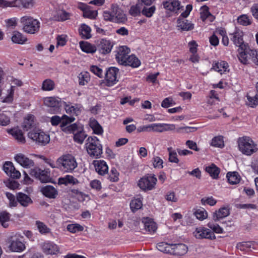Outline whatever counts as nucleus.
Masks as SVG:
<instances>
[{
    "mask_svg": "<svg viewBox=\"0 0 258 258\" xmlns=\"http://www.w3.org/2000/svg\"><path fill=\"white\" fill-rule=\"evenodd\" d=\"M103 17L105 21L114 23H121L126 20L123 11L116 4H112L109 10L104 11Z\"/></svg>",
    "mask_w": 258,
    "mask_h": 258,
    "instance_id": "1",
    "label": "nucleus"
},
{
    "mask_svg": "<svg viewBox=\"0 0 258 258\" xmlns=\"http://www.w3.org/2000/svg\"><path fill=\"white\" fill-rule=\"evenodd\" d=\"M58 169L64 173H73L78 167V162L75 156L66 154L57 159Z\"/></svg>",
    "mask_w": 258,
    "mask_h": 258,
    "instance_id": "2",
    "label": "nucleus"
},
{
    "mask_svg": "<svg viewBox=\"0 0 258 258\" xmlns=\"http://www.w3.org/2000/svg\"><path fill=\"white\" fill-rule=\"evenodd\" d=\"M20 22L23 31L29 34H37L40 28V22L30 16H24L20 18Z\"/></svg>",
    "mask_w": 258,
    "mask_h": 258,
    "instance_id": "3",
    "label": "nucleus"
},
{
    "mask_svg": "<svg viewBox=\"0 0 258 258\" xmlns=\"http://www.w3.org/2000/svg\"><path fill=\"white\" fill-rule=\"evenodd\" d=\"M88 154L91 157L100 158L103 153L102 146L99 140L95 136L89 137L85 144Z\"/></svg>",
    "mask_w": 258,
    "mask_h": 258,
    "instance_id": "4",
    "label": "nucleus"
},
{
    "mask_svg": "<svg viewBox=\"0 0 258 258\" xmlns=\"http://www.w3.org/2000/svg\"><path fill=\"white\" fill-rule=\"evenodd\" d=\"M239 150L247 156H250L257 150L256 145L249 137L239 138L237 141Z\"/></svg>",
    "mask_w": 258,
    "mask_h": 258,
    "instance_id": "5",
    "label": "nucleus"
},
{
    "mask_svg": "<svg viewBox=\"0 0 258 258\" xmlns=\"http://www.w3.org/2000/svg\"><path fill=\"white\" fill-rule=\"evenodd\" d=\"M23 236L19 233H12L8 237V243L10 250L20 252L25 249V244L22 242Z\"/></svg>",
    "mask_w": 258,
    "mask_h": 258,
    "instance_id": "6",
    "label": "nucleus"
},
{
    "mask_svg": "<svg viewBox=\"0 0 258 258\" xmlns=\"http://www.w3.org/2000/svg\"><path fill=\"white\" fill-rule=\"evenodd\" d=\"M28 137L36 143L42 146L46 145L50 141L49 136L39 128L31 130L28 133Z\"/></svg>",
    "mask_w": 258,
    "mask_h": 258,
    "instance_id": "7",
    "label": "nucleus"
},
{
    "mask_svg": "<svg viewBox=\"0 0 258 258\" xmlns=\"http://www.w3.org/2000/svg\"><path fill=\"white\" fill-rule=\"evenodd\" d=\"M157 181L154 175L147 174L139 180L138 185L143 191L151 190L155 188Z\"/></svg>",
    "mask_w": 258,
    "mask_h": 258,
    "instance_id": "8",
    "label": "nucleus"
},
{
    "mask_svg": "<svg viewBox=\"0 0 258 258\" xmlns=\"http://www.w3.org/2000/svg\"><path fill=\"white\" fill-rule=\"evenodd\" d=\"M238 52L239 60L245 64L250 63L251 62H253V55L256 54V50L250 49L247 45L238 48Z\"/></svg>",
    "mask_w": 258,
    "mask_h": 258,
    "instance_id": "9",
    "label": "nucleus"
},
{
    "mask_svg": "<svg viewBox=\"0 0 258 258\" xmlns=\"http://www.w3.org/2000/svg\"><path fill=\"white\" fill-rule=\"evenodd\" d=\"M60 127L62 131L66 133L71 134L74 133L78 129L77 125L76 123L70 124L75 120L74 116H68L67 115H63L61 117Z\"/></svg>",
    "mask_w": 258,
    "mask_h": 258,
    "instance_id": "10",
    "label": "nucleus"
},
{
    "mask_svg": "<svg viewBox=\"0 0 258 258\" xmlns=\"http://www.w3.org/2000/svg\"><path fill=\"white\" fill-rule=\"evenodd\" d=\"M119 74V69L116 67H110L107 70L105 74L106 85L111 87L116 84L118 81L117 79Z\"/></svg>",
    "mask_w": 258,
    "mask_h": 258,
    "instance_id": "11",
    "label": "nucleus"
},
{
    "mask_svg": "<svg viewBox=\"0 0 258 258\" xmlns=\"http://www.w3.org/2000/svg\"><path fill=\"white\" fill-rule=\"evenodd\" d=\"M30 174L39 180L41 182L46 183L49 181L50 179L49 169L42 170L35 167L31 169Z\"/></svg>",
    "mask_w": 258,
    "mask_h": 258,
    "instance_id": "12",
    "label": "nucleus"
},
{
    "mask_svg": "<svg viewBox=\"0 0 258 258\" xmlns=\"http://www.w3.org/2000/svg\"><path fill=\"white\" fill-rule=\"evenodd\" d=\"M9 81L11 82V88L8 90V94L4 98L3 102L6 103H10L13 100L14 93L15 87H20L23 85V82L21 80L15 78L13 77H11Z\"/></svg>",
    "mask_w": 258,
    "mask_h": 258,
    "instance_id": "13",
    "label": "nucleus"
},
{
    "mask_svg": "<svg viewBox=\"0 0 258 258\" xmlns=\"http://www.w3.org/2000/svg\"><path fill=\"white\" fill-rule=\"evenodd\" d=\"M194 236L198 239H214L216 238L215 234L209 229L204 227H199L194 232Z\"/></svg>",
    "mask_w": 258,
    "mask_h": 258,
    "instance_id": "14",
    "label": "nucleus"
},
{
    "mask_svg": "<svg viewBox=\"0 0 258 258\" xmlns=\"http://www.w3.org/2000/svg\"><path fill=\"white\" fill-rule=\"evenodd\" d=\"M230 36L231 40L235 45L239 47V48L247 45L244 43L243 32L239 29L236 28L234 32L230 34Z\"/></svg>",
    "mask_w": 258,
    "mask_h": 258,
    "instance_id": "15",
    "label": "nucleus"
},
{
    "mask_svg": "<svg viewBox=\"0 0 258 258\" xmlns=\"http://www.w3.org/2000/svg\"><path fill=\"white\" fill-rule=\"evenodd\" d=\"M15 161L25 168H30L34 166L33 161L22 153H18L15 156Z\"/></svg>",
    "mask_w": 258,
    "mask_h": 258,
    "instance_id": "16",
    "label": "nucleus"
},
{
    "mask_svg": "<svg viewBox=\"0 0 258 258\" xmlns=\"http://www.w3.org/2000/svg\"><path fill=\"white\" fill-rule=\"evenodd\" d=\"M130 52V49L126 46H122L118 47L115 54V58L119 64L123 65L128 56V54Z\"/></svg>",
    "mask_w": 258,
    "mask_h": 258,
    "instance_id": "17",
    "label": "nucleus"
},
{
    "mask_svg": "<svg viewBox=\"0 0 258 258\" xmlns=\"http://www.w3.org/2000/svg\"><path fill=\"white\" fill-rule=\"evenodd\" d=\"M44 103L48 107L53 108L57 112L61 106L62 101L61 98L58 97H49L44 99Z\"/></svg>",
    "mask_w": 258,
    "mask_h": 258,
    "instance_id": "18",
    "label": "nucleus"
},
{
    "mask_svg": "<svg viewBox=\"0 0 258 258\" xmlns=\"http://www.w3.org/2000/svg\"><path fill=\"white\" fill-rule=\"evenodd\" d=\"M3 170L5 173L13 178H19L21 176L20 172L16 170L13 163L11 162H6L3 165Z\"/></svg>",
    "mask_w": 258,
    "mask_h": 258,
    "instance_id": "19",
    "label": "nucleus"
},
{
    "mask_svg": "<svg viewBox=\"0 0 258 258\" xmlns=\"http://www.w3.org/2000/svg\"><path fill=\"white\" fill-rule=\"evenodd\" d=\"M42 249L46 254H56L59 252L58 246L53 242L46 241L41 244Z\"/></svg>",
    "mask_w": 258,
    "mask_h": 258,
    "instance_id": "20",
    "label": "nucleus"
},
{
    "mask_svg": "<svg viewBox=\"0 0 258 258\" xmlns=\"http://www.w3.org/2000/svg\"><path fill=\"white\" fill-rule=\"evenodd\" d=\"M64 106L66 112L72 116L80 114L82 109V106L78 104H72L64 102Z\"/></svg>",
    "mask_w": 258,
    "mask_h": 258,
    "instance_id": "21",
    "label": "nucleus"
},
{
    "mask_svg": "<svg viewBox=\"0 0 258 258\" xmlns=\"http://www.w3.org/2000/svg\"><path fill=\"white\" fill-rule=\"evenodd\" d=\"M97 47L99 52L105 54L111 51L113 45L110 40L102 39L99 41Z\"/></svg>",
    "mask_w": 258,
    "mask_h": 258,
    "instance_id": "22",
    "label": "nucleus"
},
{
    "mask_svg": "<svg viewBox=\"0 0 258 258\" xmlns=\"http://www.w3.org/2000/svg\"><path fill=\"white\" fill-rule=\"evenodd\" d=\"M164 8L167 10L177 13L181 8L180 3L177 0H169L163 2Z\"/></svg>",
    "mask_w": 258,
    "mask_h": 258,
    "instance_id": "23",
    "label": "nucleus"
},
{
    "mask_svg": "<svg viewBox=\"0 0 258 258\" xmlns=\"http://www.w3.org/2000/svg\"><path fill=\"white\" fill-rule=\"evenodd\" d=\"M93 164L94 166L96 171L101 175L107 173L108 171V166L104 160L94 161Z\"/></svg>",
    "mask_w": 258,
    "mask_h": 258,
    "instance_id": "24",
    "label": "nucleus"
},
{
    "mask_svg": "<svg viewBox=\"0 0 258 258\" xmlns=\"http://www.w3.org/2000/svg\"><path fill=\"white\" fill-rule=\"evenodd\" d=\"M58 182L59 184H64L66 186L75 185L79 183V180L71 175H66L63 177L58 178Z\"/></svg>",
    "mask_w": 258,
    "mask_h": 258,
    "instance_id": "25",
    "label": "nucleus"
},
{
    "mask_svg": "<svg viewBox=\"0 0 258 258\" xmlns=\"http://www.w3.org/2000/svg\"><path fill=\"white\" fill-rule=\"evenodd\" d=\"M172 251L171 254L178 255H182L187 251V246L182 243L172 244Z\"/></svg>",
    "mask_w": 258,
    "mask_h": 258,
    "instance_id": "26",
    "label": "nucleus"
},
{
    "mask_svg": "<svg viewBox=\"0 0 258 258\" xmlns=\"http://www.w3.org/2000/svg\"><path fill=\"white\" fill-rule=\"evenodd\" d=\"M11 40L14 43L24 44L27 41L28 39L27 37L22 33L15 31L12 34Z\"/></svg>",
    "mask_w": 258,
    "mask_h": 258,
    "instance_id": "27",
    "label": "nucleus"
},
{
    "mask_svg": "<svg viewBox=\"0 0 258 258\" xmlns=\"http://www.w3.org/2000/svg\"><path fill=\"white\" fill-rule=\"evenodd\" d=\"M71 14L63 10H58L53 13L52 19L57 21H64L70 19Z\"/></svg>",
    "mask_w": 258,
    "mask_h": 258,
    "instance_id": "28",
    "label": "nucleus"
},
{
    "mask_svg": "<svg viewBox=\"0 0 258 258\" xmlns=\"http://www.w3.org/2000/svg\"><path fill=\"white\" fill-rule=\"evenodd\" d=\"M236 248L244 252L251 250V249L255 248V242L253 241H242L237 243Z\"/></svg>",
    "mask_w": 258,
    "mask_h": 258,
    "instance_id": "29",
    "label": "nucleus"
},
{
    "mask_svg": "<svg viewBox=\"0 0 258 258\" xmlns=\"http://www.w3.org/2000/svg\"><path fill=\"white\" fill-rule=\"evenodd\" d=\"M44 196L50 199H55L58 195L57 190L51 185H46L41 189Z\"/></svg>",
    "mask_w": 258,
    "mask_h": 258,
    "instance_id": "30",
    "label": "nucleus"
},
{
    "mask_svg": "<svg viewBox=\"0 0 258 258\" xmlns=\"http://www.w3.org/2000/svg\"><path fill=\"white\" fill-rule=\"evenodd\" d=\"M8 133L21 144H24L26 142L25 138L22 131L18 128H13L8 131Z\"/></svg>",
    "mask_w": 258,
    "mask_h": 258,
    "instance_id": "31",
    "label": "nucleus"
},
{
    "mask_svg": "<svg viewBox=\"0 0 258 258\" xmlns=\"http://www.w3.org/2000/svg\"><path fill=\"white\" fill-rule=\"evenodd\" d=\"M229 214V210L227 208L222 207L213 213V219L215 221H217L228 216Z\"/></svg>",
    "mask_w": 258,
    "mask_h": 258,
    "instance_id": "32",
    "label": "nucleus"
},
{
    "mask_svg": "<svg viewBox=\"0 0 258 258\" xmlns=\"http://www.w3.org/2000/svg\"><path fill=\"white\" fill-rule=\"evenodd\" d=\"M228 64L225 61H220L213 65L212 69L221 75L228 71Z\"/></svg>",
    "mask_w": 258,
    "mask_h": 258,
    "instance_id": "33",
    "label": "nucleus"
},
{
    "mask_svg": "<svg viewBox=\"0 0 258 258\" xmlns=\"http://www.w3.org/2000/svg\"><path fill=\"white\" fill-rule=\"evenodd\" d=\"M177 27L183 31H189L194 29V25L187 20L179 19L177 20Z\"/></svg>",
    "mask_w": 258,
    "mask_h": 258,
    "instance_id": "34",
    "label": "nucleus"
},
{
    "mask_svg": "<svg viewBox=\"0 0 258 258\" xmlns=\"http://www.w3.org/2000/svg\"><path fill=\"white\" fill-rule=\"evenodd\" d=\"M123 65L128 66L133 68H136L141 65V61L135 55L132 54L127 57Z\"/></svg>",
    "mask_w": 258,
    "mask_h": 258,
    "instance_id": "35",
    "label": "nucleus"
},
{
    "mask_svg": "<svg viewBox=\"0 0 258 258\" xmlns=\"http://www.w3.org/2000/svg\"><path fill=\"white\" fill-rule=\"evenodd\" d=\"M19 202L22 206L27 207L32 203L31 198L27 195L19 192L17 195V203Z\"/></svg>",
    "mask_w": 258,
    "mask_h": 258,
    "instance_id": "36",
    "label": "nucleus"
},
{
    "mask_svg": "<svg viewBox=\"0 0 258 258\" xmlns=\"http://www.w3.org/2000/svg\"><path fill=\"white\" fill-rule=\"evenodd\" d=\"M89 125L95 134L101 135L103 134V128L96 119H90L89 121Z\"/></svg>",
    "mask_w": 258,
    "mask_h": 258,
    "instance_id": "37",
    "label": "nucleus"
},
{
    "mask_svg": "<svg viewBox=\"0 0 258 258\" xmlns=\"http://www.w3.org/2000/svg\"><path fill=\"white\" fill-rule=\"evenodd\" d=\"M91 28L85 24H82L79 28L80 35L85 39H89L91 37Z\"/></svg>",
    "mask_w": 258,
    "mask_h": 258,
    "instance_id": "38",
    "label": "nucleus"
},
{
    "mask_svg": "<svg viewBox=\"0 0 258 258\" xmlns=\"http://www.w3.org/2000/svg\"><path fill=\"white\" fill-rule=\"evenodd\" d=\"M205 170L213 178H218V175L220 173V169L215 164H212L211 165L207 166Z\"/></svg>",
    "mask_w": 258,
    "mask_h": 258,
    "instance_id": "39",
    "label": "nucleus"
},
{
    "mask_svg": "<svg viewBox=\"0 0 258 258\" xmlns=\"http://www.w3.org/2000/svg\"><path fill=\"white\" fill-rule=\"evenodd\" d=\"M226 177L228 182L231 184H236L239 182L241 179L240 176L237 172L227 173Z\"/></svg>",
    "mask_w": 258,
    "mask_h": 258,
    "instance_id": "40",
    "label": "nucleus"
},
{
    "mask_svg": "<svg viewBox=\"0 0 258 258\" xmlns=\"http://www.w3.org/2000/svg\"><path fill=\"white\" fill-rule=\"evenodd\" d=\"M143 222L144 223V228L146 231L152 233L154 232L157 229L156 223L151 219L146 218L144 219Z\"/></svg>",
    "mask_w": 258,
    "mask_h": 258,
    "instance_id": "41",
    "label": "nucleus"
},
{
    "mask_svg": "<svg viewBox=\"0 0 258 258\" xmlns=\"http://www.w3.org/2000/svg\"><path fill=\"white\" fill-rule=\"evenodd\" d=\"M74 134V140L75 142L76 143L82 144L85 139L87 137V135L83 131H78L77 130L74 132V133H72Z\"/></svg>",
    "mask_w": 258,
    "mask_h": 258,
    "instance_id": "42",
    "label": "nucleus"
},
{
    "mask_svg": "<svg viewBox=\"0 0 258 258\" xmlns=\"http://www.w3.org/2000/svg\"><path fill=\"white\" fill-rule=\"evenodd\" d=\"M81 9L83 11V16L85 18L93 19L96 18L97 16V12L96 11L89 10L86 8V6L83 5Z\"/></svg>",
    "mask_w": 258,
    "mask_h": 258,
    "instance_id": "43",
    "label": "nucleus"
},
{
    "mask_svg": "<svg viewBox=\"0 0 258 258\" xmlns=\"http://www.w3.org/2000/svg\"><path fill=\"white\" fill-rule=\"evenodd\" d=\"M172 247V244H170L166 242H160L157 245V248L159 251L166 253L171 254Z\"/></svg>",
    "mask_w": 258,
    "mask_h": 258,
    "instance_id": "44",
    "label": "nucleus"
},
{
    "mask_svg": "<svg viewBox=\"0 0 258 258\" xmlns=\"http://www.w3.org/2000/svg\"><path fill=\"white\" fill-rule=\"evenodd\" d=\"M34 116L32 114H28L24 119L23 127L28 131L33 126Z\"/></svg>",
    "mask_w": 258,
    "mask_h": 258,
    "instance_id": "45",
    "label": "nucleus"
},
{
    "mask_svg": "<svg viewBox=\"0 0 258 258\" xmlns=\"http://www.w3.org/2000/svg\"><path fill=\"white\" fill-rule=\"evenodd\" d=\"M79 84L84 86L86 85L90 80L89 73L87 72H82L78 76Z\"/></svg>",
    "mask_w": 258,
    "mask_h": 258,
    "instance_id": "46",
    "label": "nucleus"
},
{
    "mask_svg": "<svg viewBox=\"0 0 258 258\" xmlns=\"http://www.w3.org/2000/svg\"><path fill=\"white\" fill-rule=\"evenodd\" d=\"M82 50L86 53H93L96 51V47L88 42H81L80 43Z\"/></svg>",
    "mask_w": 258,
    "mask_h": 258,
    "instance_id": "47",
    "label": "nucleus"
},
{
    "mask_svg": "<svg viewBox=\"0 0 258 258\" xmlns=\"http://www.w3.org/2000/svg\"><path fill=\"white\" fill-rule=\"evenodd\" d=\"M55 88L54 82L50 79L45 80L42 84V89L43 91H50L53 90Z\"/></svg>",
    "mask_w": 258,
    "mask_h": 258,
    "instance_id": "48",
    "label": "nucleus"
},
{
    "mask_svg": "<svg viewBox=\"0 0 258 258\" xmlns=\"http://www.w3.org/2000/svg\"><path fill=\"white\" fill-rule=\"evenodd\" d=\"M142 206V201L140 198L135 199L130 203V208L133 212L140 209Z\"/></svg>",
    "mask_w": 258,
    "mask_h": 258,
    "instance_id": "49",
    "label": "nucleus"
},
{
    "mask_svg": "<svg viewBox=\"0 0 258 258\" xmlns=\"http://www.w3.org/2000/svg\"><path fill=\"white\" fill-rule=\"evenodd\" d=\"M237 22L241 25L248 26L251 24V17L247 15H241L238 17Z\"/></svg>",
    "mask_w": 258,
    "mask_h": 258,
    "instance_id": "50",
    "label": "nucleus"
},
{
    "mask_svg": "<svg viewBox=\"0 0 258 258\" xmlns=\"http://www.w3.org/2000/svg\"><path fill=\"white\" fill-rule=\"evenodd\" d=\"M10 218V216L8 213L4 212L0 213V223L4 228L8 227Z\"/></svg>",
    "mask_w": 258,
    "mask_h": 258,
    "instance_id": "51",
    "label": "nucleus"
},
{
    "mask_svg": "<svg viewBox=\"0 0 258 258\" xmlns=\"http://www.w3.org/2000/svg\"><path fill=\"white\" fill-rule=\"evenodd\" d=\"M167 150L169 152V161L172 163H178L179 160L177 157L176 151L172 149L171 147L168 148Z\"/></svg>",
    "mask_w": 258,
    "mask_h": 258,
    "instance_id": "52",
    "label": "nucleus"
},
{
    "mask_svg": "<svg viewBox=\"0 0 258 258\" xmlns=\"http://www.w3.org/2000/svg\"><path fill=\"white\" fill-rule=\"evenodd\" d=\"M141 10V4L140 3L137 4L135 5L132 6L129 11V13L132 16L135 17L138 16Z\"/></svg>",
    "mask_w": 258,
    "mask_h": 258,
    "instance_id": "53",
    "label": "nucleus"
},
{
    "mask_svg": "<svg viewBox=\"0 0 258 258\" xmlns=\"http://www.w3.org/2000/svg\"><path fill=\"white\" fill-rule=\"evenodd\" d=\"M67 229L72 233H76L77 232L82 231L84 227L79 224H69L67 226Z\"/></svg>",
    "mask_w": 258,
    "mask_h": 258,
    "instance_id": "54",
    "label": "nucleus"
},
{
    "mask_svg": "<svg viewBox=\"0 0 258 258\" xmlns=\"http://www.w3.org/2000/svg\"><path fill=\"white\" fill-rule=\"evenodd\" d=\"M9 112H5L0 113V124L2 125H7L10 122V118L9 115Z\"/></svg>",
    "mask_w": 258,
    "mask_h": 258,
    "instance_id": "55",
    "label": "nucleus"
},
{
    "mask_svg": "<svg viewBox=\"0 0 258 258\" xmlns=\"http://www.w3.org/2000/svg\"><path fill=\"white\" fill-rule=\"evenodd\" d=\"M211 146L216 147H219V148H222L224 147V142L223 141V139L220 136H218L214 137L211 142Z\"/></svg>",
    "mask_w": 258,
    "mask_h": 258,
    "instance_id": "56",
    "label": "nucleus"
},
{
    "mask_svg": "<svg viewBox=\"0 0 258 258\" xmlns=\"http://www.w3.org/2000/svg\"><path fill=\"white\" fill-rule=\"evenodd\" d=\"M247 101L246 104L251 107H255L258 105V98L256 95L251 97L249 94L247 95Z\"/></svg>",
    "mask_w": 258,
    "mask_h": 258,
    "instance_id": "57",
    "label": "nucleus"
},
{
    "mask_svg": "<svg viewBox=\"0 0 258 258\" xmlns=\"http://www.w3.org/2000/svg\"><path fill=\"white\" fill-rule=\"evenodd\" d=\"M36 224L39 231L42 234L48 233L49 232L50 229L43 222L40 221H36Z\"/></svg>",
    "mask_w": 258,
    "mask_h": 258,
    "instance_id": "58",
    "label": "nucleus"
},
{
    "mask_svg": "<svg viewBox=\"0 0 258 258\" xmlns=\"http://www.w3.org/2000/svg\"><path fill=\"white\" fill-rule=\"evenodd\" d=\"M195 216L197 219L200 220H203L207 218L208 214L207 211L204 209H198L195 212Z\"/></svg>",
    "mask_w": 258,
    "mask_h": 258,
    "instance_id": "59",
    "label": "nucleus"
},
{
    "mask_svg": "<svg viewBox=\"0 0 258 258\" xmlns=\"http://www.w3.org/2000/svg\"><path fill=\"white\" fill-rule=\"evenodd\" d=\"M208 226L213 230V232L217 233H222L223 232V229L217 224H215L213 222H209L208 224Z\"/></svg>",
    "mask_w": 258,
    "mask_h": 258,
    "instance_id": "60",
    "label": "nucleus"
},
{
    "mask_svg": "<svg viewBox=\"0 0 258 258\" xmlns=\"http://www.w3.org/2000/svg\"><path fill=\"white\" fill-rule=\"evenodd\" d=\"M156 10L155 6H152L150 8H144L142 10L143 15H145L147 17H151Z\"/></svg>",
    "mask_w": 258,
    "mask_h": 258,
    "instance_id": "61",
    "label": "nucleus"
},
{
    "mask_svg": "<svg viewBox=\"0 0 258 258\" xmlns=\"http://www.w3.org/2000/svg\"><path fill=\"white\" fill-rule=\"evenodd\" d=\"M201 203L204 205L208 204L211 206H213L216 204L217 201L213 197H205L202 199Z\"/></svg>",
    "mask_w": 258,
    "mask_h": 258,
    "instance_id": "62",
    "label": "nucleus"
},
{
    "mask_svg": "<svg viewBox=\"0 0 258 258\" xmlns=\"http://www.w3.org/2000/svg\"><path fill=\"white\" fill-rule=\"evenodd\" d=\"M197 128L195 127L184 126L178 127L176 129V132L179 133H189L195 132L197 131Z\"/></svg>",
    "mask_w": 258,
    "mask_h": 258,
    "instance_id": "63",
    "label": "nucleus"
},
{
    "mask_svg": "<svg viewBox=\"0 0 258 258\" xmlns=\"http://www.w3.org/2000/svg\"><path fill=\"white\" fill-rule=\"evenodd\" d=\"M90 70L92 73L100 78H102L103 76L102 70L96 66H91Z\"/></svg>",
    "mask_w": 258,
    "mask_h": 258,
    "instance_id": "64",
    "label": "nucleus"
}]
</instances>
